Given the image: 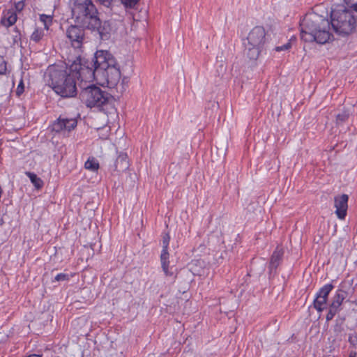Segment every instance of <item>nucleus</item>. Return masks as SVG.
Segmentation results:
<instances>
[{"label": "nucleus", "instance_id": "f257e3e1", "mask_svg": "<svg viewBox=\"0 0 357 357\" xmlns=\"http://www.w3.org/2000/svg\"><path fill=\"white\" fill-rule=\"evenodd\" d=\"M356 24L353 12L340 6L332 10L331 21L315 14L307 15L300 23L301 38L305 42L325 44L333 37L331 26L336 33L345 36L355 31Z\"/></svg>", "mask_w": 357, "mask_h": 357}, {"label": "nucleus", "instance_id": "f03ea898", "mask_svg": "<svg viewBox=\"0 0 357 357\" xmlns=\"http://www.w3.org/2000/svg\"><path fill=\"white\" fill-rule=\"evenodd\" d=\"M69 69L84 82L94 80L114 87L121 79L120 67L114 56L107 50H97L91 59L77 57Z\"/></svg>", "mask_w": 357, "mask_h": 357}, {"label": "nucleus", "instance_id": "7ed1b4c3", "mask_svg": "<svg viewBox=\"0 0 357 357\" xmlns=\"http://www.w3.org/2000/svg\"><path fill=\"white\" fill-rule=\"evenodd\" d=\"M69 6L75 23L87 28L102 40H109L115 29L113 22L102 21L92 0H70Z\"/></svg>", "mask_w": 357, "mask_h": 357}, {"label": "nucleus", "instance_id": "20e7f679", "mask_svg": "<svg viewBox=\"0 0 357 357\" xmlns=\"http://www.w3.org/2000/svg\"><path fill=\"white\" fill-rule=\"evenodd\" d=\"M47 71L50 85L56 94L65 98H73L77 94L75 75L67 66H51Z\"/></svg>", "mask_w": 357, "mask_h": 357}, {"label": "nucleus", "instance_id": "39448f33", "mask_svg": "<svg viewBox=\"0 0 357 357\" xmlns=\"http://www.w3.org/2000/svg\"><path fill=\"white\" fill-rule=\"evenodd\" d=\"M79 98L87 107H97L106 114L116 112L114 96L94 84L82 89Z\"/></svg>", "mask_w": 357, "mask_h": 357}, {"label": "nucleus", "instance_id": "423d86ee", "mask_svg": "<svg viewBox=\"0 0 357 357\" xmlns=\"http://www.w3.org/2000/svg\"><path fill=\"white\" fill-rule=\"evenodd\" d=\"M244 42V55L252 61H256L267 41L266 31L264 26H256L249 32Z\"/></svg>", "mask_w": 357, "mask_h": 357}, {"label": "nucleus", "instance_id": "0eeeda50", "mask_svg": "<svg viewBox=\"0 0 357 357\" xmlns=\"http://www.w3.org/2000/svg\"><path fill=\"white\" fill-rule=\"evenodd\" d=\"M87 28L75 23L68 26L66 30V36L71 47L75 50H80L86 38L85 30Z\"/></svg>", "mask_w": 357, "mask_h": 357}, {"label": "nucleus", "instance_id": "6e6552de", "mask_svg": "<svg viewBox=\"0 0 357 357\" xmlns=\"http://www.w3.org/2000/svg\"><path fill=\"white\" fill-rule=\"evenodd\" d=\"M333 288L334 286L332 284H326L317 293L313 305L319 312L326 308L328 295Z\"/></svg>", "mask_w": 357, "mask_h": 357}, {"label": "nucleus", "instance_id": "1a4fd4ad", "mask_svg": "<svg viewBox=\"0 0 357 357\" xmlns=\"http://www.w3.org/2000/svg\"><path fill=\"white\" fill-rule=\"evenodd\" d=\"M170 241V236L168 233H165L162 235V250L160 255V261H161V266L162 271H164L165 274L168 275H172L173 273L172 272H169V254L168 252V246Z\"/></svg>", "mask_w": 357, "mask_h": 357}, {"label": "nucleus", "instance_id": "9d476101", "mask_svg": "<svg viewBox=\"0 0 357 357\" xmlns=\"http://www.w3.org/2000/svg\"><path fill=\"white\" fill-rule=\"evenodd\" d=\"M77 121L74 119H66L60 116L52 123V130L56 132H59L63 130L70 132L77 126Z\"/></svg>", "mask_w": 357, "mask_h": 357}, {"label": "nucleus", "instance_id": "9b49d317", "mask_svg": "<svg viewBox=\"0 0 357 357\" xmlns=\"http://www.w3.org/2000/svg\"><path fill=\"white\" fill-rule=\"evenodd\" d=\"M349 197L346 194L335 197V213L338 218L344 220L347 215Z\"/></svg>", "mask_w": 357, "mask_h": 357}, {"label": "nucleus", "instance_id": "f8f14e48", "mask_svg": "<svg viewBox=\"0 0 357 357\" xmlns=\"http://www.w3.org/2000/svg\"><path fill=\"white\" fill-rule=\"evenodd\" d=\"M284 255V250L282 248L278 246L273 252L269 263L270 274L275 273L278 266L280 265Z\"/></svg>", "mask_w": 357, "mask_h": 357}, {"label": "nucleus", "instance_id": "ddd939ff", "mask_svg": "<svg viewBox=\"0 0 357 357\" xmlns=\"http://www.w3.org/2000/svg\"><path fill=\"white\" fill-rule=\"evenodd\" d=\"M347 296V292L343 289H337L336 291L335 294L332 298L331 303L329 304V306L335 310H338L339 312L341 310V305L344 301V300Z\"/></svg>", "mask_w": 357, "mask_h": 357}, {"label": "nucleus", "instance_id": "4468645a", "mask_svg": "<svg viewBox=\"0 0 357 357\" xmlns=\"http://www.w3.org/2000/svg\"><path fill=\"white\" fill-rule=\"evenodd\" d=\"M129 167V161L126 153H121L114 162V170L123 172Z\"/></svg>", "mask_w": 357, "mask_h": 357}, {"label": "nucleus", "instance_id": "2eb2a0df", "mask_svg": "<svg viewBox=\"0 0 357 357\" xmlns=\"http://www.w3.org/2000/svg\"><path fill=\"white\" fill-rule=\"evenodd\" d=\"M352 114V112L349 108H343L335 115V124L337 126H342L347 122Z\"/></svg>", "mask_w": 357, "mask_h": 357}, {"label": "nucleus", "instance_id": "dca6fc26", "mask_svg": "<svg viewBox=\"0 0 357 357\" xmlns=\"http://www.w3.org/2000/svg\"><path fill=\"white\" fill-rule=\"evenodd\" d=\"M17 18L16 13L13 10H8L1 20V22L4 26L9 27L16 22Z\"/></svg>", "mask_w": 357, "mask_h": 357}, {"label": "nucleus", "instance_id": "f3484780", "mask_svg": "<svg viewBox=\"0 0 357 357\" xmlns=\"http://www.w3.org/2000/svg\"><path fill=\"white\" fill-rule=\"evenodd\" d=\"M25 174L29 178L31 182L37 190H40L43 187V181L36 174L31 172H26Z\"/></svg>", "mask_w": 357, "mask_h": 357}, {"label": "nucleus", "instance_id": "a211bd4d", "mask_svg": "<svg viewBox=\"0 0 357 357\" xmlns=\"http://www.w3.org/2000/svg\"><path fill=\"white\" fill-rule=\"evenodd\" d=\"M84 167L92 172H96L99 169V163L94 158H89L85 164Z\"/></svg>", "mask_w": 357, "mask_h": 357}, {"label": "nucleus", "instance_id": "6ab92c4d", "mask_svg": "<svg viewBox=\"0 0 357 357\" xmlns=\"http://www.w3.org/2000/svg\"><path fill=\"white\" fill-rule=\"evenodd\" d=\"M44 36V30L41 28H36L31 36V40L35 43H39Z\"/></svg>", "mask_w": 357, "mask_h": 357}, {"label": "nucleus", "instance_id": "aec40b11", "mask_svg": "<svg viewBox=\"0 0 357 357\" xmlns=\"http://www.w3.org/2000/svg\"><path fill=\"white\" fill-rule=\"evenodd\" d=\"M40 20L43 22L45 29L48 30L49 26L52 24V16L42 14L40 15Z\"/></svg>", "mask_w": 357, "mask_h": 357}, {"label": "nucleus", "instance_id": "412c9836", "mask_svg": "<svg viewBox=\"0 0 357 357\" xmlns=\"http://www.w3.org/2000/svg\"><path fill=\"white\" fill-rule=\"evenodd\" d=\"M337 312H339L338 310H335L329 306L328 312L326 316V321L328 322L331 321Z\"/></svg>", "mask_w": 357, "mask_h": 357}, {"label": "nucleus", "instance_id": "4be33fe9", "mask_svg": "<svg viewBox=\"0 0 357 357\" xmlns=\"http://www.w3.org/2000/svg\"><path fill=\"white\" fill-rule=\"evenodd\" d=\"M69 280H70V275L68 274L59 273L58 275H56L55 276L54 281L60 282V281H68Z\"/></svg>", "mask_w": 357, "mask_h": 357}, {"label": "nucleus", "instance_id": "5701e85b", "mask_svg": "<svg viewBox=\"0 0 357 357\" xmlns=\"http://www.w3.org/2000/svg\"><path fill=\"white\" fill-rule=\"evenodd\" d=\"M139 0H121V3L127 8H133Z\"/></svg>", "mask_w": 357, "mask_h": 357}, {"label": "nucleus", "instance_id": "b1692460", "mask_svg": "<svg viewBox=\"0 0 357 357\" xmlns=\"http://www.w3.org/2000/svg\"><path fill=\"white\" fill-rule=\"evenodd\" d=\"M347 7L357 12V0H344Z\"/></svg>", "mask_w": 357, "mask_h": 357}, {"label": "nucleus", "instance_id": "393cba45", "mask_svg": "<svg viewBox=\"0 0 357 357\" xmlns=\"http://www.w3.org/2000/svg\"><path fill=\"white\" fill-rule=\"evenodd\" d=\"M24 91V85L23 79H21L20 81V83L18 84V86L16 89V95L17 96L20 97Z\"/></svg>", "mask_w": 357, "mask_h": 357}, {"label": "nucleus", "instance_id": "a878e982", "mask_svg": "<svg viewBox=\"0 0 357 357\" xmlns=\"http://www.w3.org/2000/svg\"><path fill=\"white\" fill-rule=\"evenodd\" d=\"M333 331L336 335L341 334L344 331L342 324L336 322V324H335V326L333 327Z\"/></svg>", "mask_w": 357, "mask_h": 357}, {"label": "nucleus", "instance_id": "bb28decb", "mask_svg": "<svg viewBox=\"0 0 357 357\" xmlns=\"http://www.w3.org/2000/svg\"><path fill=\"white\" fill-rule=\"evenodd\" d=\"M6 70V62L5 61L3 57L0 56V75L5 74Z\"/></svg>", "mask_w": 357, "mask_h": 357}, {"label": "nucleus", "instance_id": "cd10ccee", "mask_svg": "<svg viewBox=\"0 0 357 357\" xmlns=\"http://www.w3.org/2000/svg\"><path fill=\"white\" fill-rule=\"evenodd\" d=\"M348 341L353 347H356L357 345V333L350 334Z\"/></svg>", "mask_w": 357, "mask_h": 357}, {"label": "nucleus", "instance_id": "c85d7f7f", "mask_svg": "<svg viewBox=\"0 0 357 357\" xmlns=\"http://www.w3.org/2000/svg\"><path fill=\"white\" fill-rule=\"evenodd\" d=\"M14 31L15 32V34L13 36V41L14 43H17L18 41L21 40V34L17 27L14 29Z\"/></svg>", "mask_w": 357, "mask_h": 357}, {"label": "nucleus", "instance_id": "c756f323", "mask_svg": "<svg viewBox=\"0 0 357 357\" xmlns=\"http://www.w3.org/2000/svg\"><path fill=\"white\" fill-rule=\"evenodd\" d=\"M24 7V3L23 1H20L17 3H15V8L17 11L20 12L23 10Z\"/></svg>", "mask_w": 357, "mask_h": 357}, {"label": "nucleus", "instance_id": "7c9ffc66", "mask_svg": "<svg viewBox=\"0 0 357 357\" xmlns=\"http://www.w3.org/2000/svg\"><path fill=\"white\" fill-rule=\"evenodd\" d=\"M290 47H291V43H287L285 45H283L282 46L276 47H275V50L277 52H280V51L289 50Z\"/></svg>", "mask_w": 357, "mask_h": 357}, {"label": "nucleus", "instance_id": "2f4dec72", "mask_svg": "<svg viewBox=\"0 0 357 357\" xmlns=\"http://www.w3.org/2000/svg\"><path fill=\"white\" fill-rule=\"evenodd\" d=\"M3 220H2V219H0V225H3Z\"/></svg>", "mask_w": 357, "mask_h": 357}, {"label": "nucleus", "instance_id": "473e14b6", "mask_svg": "<svg viewBox=\"0 0 357 357\" xmlns=\"http://www.w3.org/2000/svg\"><path fill=\"white\" fill-rule=\"evenodd\" d=\"M349 357H356L355 354H350Z\"/></svg>", "mask_w": 357, "mask_h": 357}]
</instances>
